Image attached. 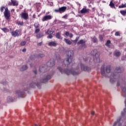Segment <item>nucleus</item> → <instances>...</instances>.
<instances>
[{
	"instance_id": "obj_55",
	"label": "nucleus",
	"mask_w": 126,
	"mask_h": 126,
	"mask_svg": "<svg viewBox=\"0 0 126 126\" xmlns=\"http://www.w3.org/2000/svg\"><path fill=\"white\" fill-rule=\"evenodd\" d=\"M22 52H26V49L24 48L22 50Z\"/></svg>"
},
{
	"instance_id": "obj_15",
	"label": "nucleus",
	"mask_w": 126,
	"mask_h": 126,
	"mask_svg": "<svg viewBox=\"0 0 126 126\" xmlns=\"http://www.w3.org/2000/svg\"><path fill=\"white\" fill-rule=\"evenodd\" d=\"M11 2H9L8 5H13L14 6H17L18 5V2L16 1V0H11Z\"/></svg>"
},
{
	"instance_id": "obj_29",
	"label": "nucleus",
	"mask_w": 126,
	"mask_h": 126,
	"mask_svg": "<svg viewBox=\"0 0 126 126\" xmlns=\"http://www.w3.org/2000/svg\"><path fill=\"white\" fill-rule=\"evenodd\" d=\"M45 33L48 35H52V34L54 33V31H52L51 30H48Z\"/></svg>"
},
{
	"instance_id": "obj_45",
	"label": "nucleus",
	"mask_w": 126,
	"mask_h": 126,
	"mask_svg": "<svg viewBox=\"0 0 126 126\" xmlns=\"http://www.w3.org/2000/svg\"><path fill=\"white\" fill-rule=\"evenodd\" d=\"M40 32V29H36L35 31V33L37 34V33H39Z\"/></svg>"
},
{
	"instance_id": "obj_41",
	"label": "nucleus",
	"mask_w": 126,
	"mask_h": 126,
	"mask_svg": "<svg viewBox=\"0 0 126 126\" xmlns=\"http://www.w3.org/2000/svg\"><path fill=\"white\" fill-rule=\"evenodd\" d=\"M34 26L35 28H38L39 26V23H34Z\"/></svg>"
},
{
	"instance_id": "obj_60",
	"label": "nucleus",
	"mask_w": 126,
	"mask_h": 126,
	"mask_svg": "<svg viewBox=\"0 0 126 126\" xmlns=\"http://www.w3.org/2000/svg\"><path fill=\"white\" fill-rule=\"evenodd\" d=\"M122 60H124V58H122Z\"/></svg>"
},
{
	"instance_id": "obj_28",
	"label": "nucleus",
	"mask_w": 126,
	"mask_h": 126,
	"mask_svg": "<svg viewBox=\"0 0 126 126\" xmlns=\"http://www.w3.org/2000/svg\"><path fill=\"white\" fill-rule=\"evenodd\" d=\"M97 54H98V51L96 49H94V50L92 51V52H91V54L93 56H96V55H97Z\"/></svg>"
},
{
	"instance_id": "obj_21",
	"label": "nucleus",
	"mask_w": 126,
	"mask_h": 126,
	"mask_svg": "<svg viewBox=\"0 0 126 126\" xmlns=\"http://www.w3.org/2000/svg\"><path fill=\"white\" fill-rule=\"evenodd\" d=\"M7 102H13L14 101V98L12 97L11 95H9L7 98Z\"/></svg>"
},
{
	"instance_id": "obj_6",
	"label": "nucleus",
	"mask_w": 126,
	"mask_h": 126,
	"mask_svg": "<svg viewBox=\"0 0 126 126\" xmlns=\"http://www.w3.org/2000/svg\"><path fill=\"white\" fill-rule=\"evenodd\" d=\"M52 77L50 75H45L44 77L40 80V82L41 83H46L48 82V81Z\"/></svg>"
},
{
	"instance_id": "obj_51",
	"label": "nucleus",
	"mask_w": 126,
	"mask_h": 126,
	"mask_svg": "<svg viewBox=\"0 0 126 126\" xmlns=\"http://www.w3.org/2000/svg\"><path fill=\"white\" fill-rule=\"evenodd\" d=\"M63 18H64V19H67V16L65 15L63 17Z\"/></svg>"
},
{
	"instance_id": "obj_17",
	"label": "nucleus",
	"mask_w": 126,
	"mask_h": 126,
	"mask_svg": "<svg viewBox=\"0 0 126 126\" xmlns=\"http://www.w3.org/2000/svg\"><path fill=\"white\" fill-rule=\"evenodd\" d=\"M58 45V43L55 41H51L48 43V46L50 47H56Z\"/></svg>"
},
{
	"instance_id": "obj_35",
	"label": "nucleus",
	"mask_w": 126,
	"mask_h": 126,
	"mask_svg": "<svg viewBox=\"0 0 126 126\" xmlns=\"http://www.w3.org/2000/svg\"><path fill=\"white\" fill-rule=\"evenodd\" d=\"M109 5L111 7H115V4H114V3H113V1H110Z\"/></svg>"
},
{
	"instance_id": "obj_61",
	"label": "nucleus",
	"mask_w": 126,
	"mask_h": 126,
	"mask_svg": "<svg viewBox=\"0 0 126 126\" xmlns=\"http://www.w3.org/2000/svg\"><path fill=\"white\" fill-rule=\"evenodd\" d=\"M4 91H6V90H4Z\"/></svg>"
},
{
	"instance_id": "obj_2",
	"label": "nucleus",
	"mask_w": 126,
	"mask_h": 126,
	"mask_svg": "<svg viewBox=\"0 0 126 126\" xmlns=\"http://www.w3.org/2000/svg\"><path fill=\"white\" fill-rule=\"evenodd\" d=\"M58 69L61 72L62 74H73V75H76L79 73L78 69H79V66L77 67L74 70H68L67 69H64L61 67H58Z\"/></svg>"
},
{
	"instance_id": "obj_52",
	"label": "nucleus",
	"mask_w": 126,
	"mask_h": 126,
	"mask_svg": "<svg viewBox=\"0 0 126 126\" xmlns=\"http://www.w3.org/2000/svg\"><path fill=\"white\" fill-rule=\"evenodd\" d=\"M37 46H42V42H39L37 43Z\"/></svg>"
},
{
	"instance_id": "obj_37",
	"label": "nucleus",
	"mask_w": 126,
	"mask_h": 126,
	"mask_svg": "<svg viewBox=\"0 0 126 126\" xmlns=\"http://www.w3.org/2000/svg\"><path fill=\"white\" fill-rule=\"evenodd\" d=\"M124 7H126V3L122 4V5L119 6V8H124Z\"/></svg>"
},
{
	"instance_id": "obj_34",
	"label": "nucleus",
	"mask_w": 126,
	"mask_h": 126,
	"mask_svg": "<svg viewBox=\"0 0 126 126\" xmlns=\"http://www.w3.org/2000/svg\"><path fill=\"white\" fill-rule=\"evenodd\" d=\"M78 40H79V37H77L75 40H73L74 45H76V43H77V41H78Z\"/></svg>"
},
{
	"instance_id": "obj_20",
	"label": "nucleus",
	"mask_w": 126,
	"mask_h": 126,
	"mask_svg": "<svg viewBox=\"0 0 126 126\" xmlns=\"http://www.w3.org/2000/svg\"><path fill=\"white\" fill-rule=\"evenodd\" d=\"M36 86H38V82L35 81H32L30 85V86L32 88Z\"/></svg>"
},
{
	"instance_id": "obj_32",
	"label": "nucleus",
	"mask_w": 126,
	"mask_h": 126,
	"mask_svg": "<svg viewBox=\"0 0 126 126\" xmlns=\"http://www.w3.org/2000/svg\"><path fill=\"white\" fill-rule=\"evenodd\" d=\"M56 38H57V39H63V37H62L61 33H56Z\"/></svg>"
},
{
	"instance_id": "obj_11",
	"label": "nucleus",
	"mask_w": 126,
	"mask_h": 126,
	"mask_svg": "<svg viewBox=\"0 0 126 126\" xmlns=\"http://www.w3.org/2000/svg\"><path fill=\"white\" fill-rule=\"evenodd\" d=\"M80 65L81 66V69L84 70L85 71H89L91 69L90 67L85 66L83 64L80 63Z\"/></svg>"
},
{
	"instance_id": "obj_16",
	"label": "nucleus",
	"mask_w": 126,
	"mask_h": 126,
	"mask_svg": "<svg viewBox=\"0 0 126 126\" xmlns=\"http://www.w3.org/2000/svg\"><path fill=\"white\" fill-rule=\"evenodd\" d=\"M52 17H53L50 15L45 16L42 18V21H47V20H50L51 18H52Z\"/></svg>"
},
{
	"instance_id": "obj_8",
	"label": "nucleus",
	"mask_w": 126,
	"mask_h": 126,
	"mask_svg": "<svg viewBox=\"0 0 126 126\" xmlns=\"http://www.w3.org/2000/svg\"><path fill=\"white\" fill-rule=\"evenodd\" d=\"M11 34L13 37H18L21 35V31L19 30H16L15 31L12 32Z\"/></svg>"
},
{
	"instance_id": "obj_5",
	"label": "nucleus",
	"mask_w": 126,
	"mask_h": 126,
	"mask_svg": "<svg viewBox=\"0 0 126 126\" xmlns=\"http://www.w3.org/2000/svg\"><path fill=\"white\" fill-rule=\"evenodd\" d=\"M122 90L123 91L122 95L123 96V97H125L126 98V100L125 101L126 108L124 109V111H122L121 113V116H122V117H124L125 115H126V87H122Z\"/></svg>"
},
{
	"instance_id": "obj_12",
	"label": "nucleus",
	"mask_w": 126,
	"mask_h": 126,
	"mask_svg": "<svg viewBox=\"0 0 126 126\" xmlns=\"http://www.w3.org/2000/svg\"><path fill=\"white\" fill-rule=\"evenodd\" d=\"M47 65L49 67H53L55 65V60L54 59L50 60L47 63Z\"/></svg>"
},
{
	"instance_id": "obj_30",
	"label": "nucleus",
	"mask_w": 126,
	"mask_h": 126,
	"mask_svg": "<svg viewBox=\"0 0 126 126\" xmlns=\"http://www.w3.org/2000/svg\"><path fill=\"white\" fill-rule=\"evenodd\" d=\"M16 24H18V25H20L21 26H23L24 23L23 22H20L19 21H17L16 22Z\"/></svg>"
},
{
	"instance_id": "obj_57",
	"label": "nucleus",
	"mask_w": 126,
	"mask_h": 126,
	"mask_svg": "<svg viewBox=\"0 0 126 126\" xmlns=\"http://www.w3.org/2000/svg\"><path fill=\"white\" fill-rule=\"evenodd\" d=\"M32 17L33 18H35L36 16L35 15V14L33 15Z\"/></svg>"
},
{
	"instance_id": "obj_24",
	"label": "nucleus",
	"mask_w": 126,
	"mask_h": 126,
	"mask_svg": "<svg viewBox=\"0 0 126 126\" xmlns=\"http://www.w3.org/2000/svg\"><path fill=\"white\" fill-rule=\"evenodd\" d=\"M27 68H28V66H27V65H24L21 68L20 70H21V71H24V70H26Z\"/></svg>"
},
{
	"instance_id": "obj_44",
	"label": "nucleus",
	"mask_w": 126,
	"mask_h": 126,
	"mask_svg": "<svg viewBox=\"0 0 126 126\" xmlns=\"http://www.w3.org/2000/svg\"><path fill=\"white\" fill-rule=\"evenodd\" d=\"M1 30H2L3 31V32H6V31H7V29H6V28H3L1 29Z\"/></svg>"
},
{
	"instance_id": "obj_31",
	"label": "nucleus",
	"mask_w": 126,
	"mask_h": 126,
	"mask_svg": "<svg viewBox=\"0 0 126 126\" xmlns=\"http://www.w3.org/2000/svg\"><path fill=\"white\" fill-rule=\"evenodd\" d=\"M94 63H100V58H94Z\"/></svg>"
},
{
	"instance_id": "obj_27",
	"label": "nucleus",
	"mask_w": 126,
	"mask_h": 126,
	"mask_svg": "<svg viewBox=\"0 0 126 126\" xmlns=\"http://www.w3.org/2000/svg\"><path fill=\"white\" fill-rule=\"evenodd\" d=\"M64 41L67 45H71V41H70L69 39L64 38Z\"/></svg>"
},
{
	"instance_id": "obj_50",
	"label": "nucleus",
	"mask_w": 126,
	"mask_h": 126,
	"mask_svg": "<svg viewBox=\"0 0 126 126\" xmlns=\"http://www.w3.org/2000/svg\"><path fill=\"white\" fill-rule=\"evenodd\" d=\"M55 12H60V8L59 9H55Z\"/></svg>"
},
{
	"instance_id": "obj_4",
	"label": "nucleus",
	"mask_w": 126,
	"mask_h": 126,
	"mask_svg": "<svg viewBox=\"0 0 126 126\" xmlns=\"http://www.w3.org/2000/svg\"><path fill=\"white\" fill-rule=\"evenodd\" d=\"M101 72L103 76H105L106 72V73H110L111 72V66L108 65L105 68V66L102 65L101 68Z\"/></svg>"
},
{
	"instance_id": "obj_48",
	"label": "nucleus",
	"mask_w": 126,
	"mask_h": 126,
	"mask_svg": "<svg viewBox=\"0 0 126 126\" xmlns=\"http://www.w3.org/2000/svg\"><path fill=\"white\" fill-rule=\"evenodd\" d=\"M115 35H116V36H120V32H116V33H115Z\"/></svg>"
},
{
	"instance_id": "obj_9",
	"label": "nucleus",
	"mask_w": 126,
	"mask_h": 126,
	"mask_svg": "<svg viewBox=\"0 0 126 126\" xmlns=\"http://www.w3.org/2000/svg\"><path fill=\"white\" fill-rule=\"evenodd\" d=\"M16 95L17 97H22L24 95V91H21V90H17L15 91Z\"/></svg>"
},
{
	"instance_id": "obj_1",
	"label": "nucleus",
	"mask_w": 126,
	"mask_h": 126,
	"mask_svg": "<svg viewBox=\"0 0 126 126\" xmlns=\"http://www.w3.org/2000/svg\"><path fill=\"white\" fill-rule=\"evenodd\" d=\"M122 72L123 70L121 69V67H117L115 72L112 74L110 76V82L114 83V82H115V81H117V80H118L117 86H120V85H121V83L122 84H126V80L125 79L120 78V75L119 74V73H121V72Z\"/></svg>"
},
{
	"instance_id": "obj_14",
	"label": "nucleus",
	"mask_w": 126,
	"mask_h": 126,
	"mask_svg": "<svg viewBox=\"0 0 126 126\" xmlns=\"http://www.w3.org/2000/svg\"><path fill=\"white\" fill-rule=\"evenodd\" d=\"M21 18L25 19V20H27L29 18V16L27 13H22L21 14Z\"/></svg>"
},
{
	"instance_id": "obj_43",
	"label": "nucleus",
	"mask_w": 126,
	"mask_h": 126,
	"mask_svg": "<svg viewBox=\"0 0 126 126\" xmlns=\"http://www.w3.org/2000/svg\"><path fill=\"white\" fill-rule=\"evenodd\" d=\"M5 8V7H4V6H2L1 8H0V11L1 12H3V10H4V9Z\"/></svg>"
},
{
	"instance_id": "obj_25",
	"label": "nucleus",
	"mask_w": 126,
	"mask_h": 126,
	"mask_svg": "<svg viewBox=\"0 0 126 126\" xmlns=\"http://www.w3.org/2000/svg\"><path fill=\"white\" fill-rule=\"evenodd\" d=\"M37 59L39 58H44V57H46V55L44 53H39L37 54Z\"/></svg>"
},
{
	"instance_id": "obj_54",
	"label": "nucleus",
	"mask_w": 126,
	"mask_h": 126,
	"mask_svg": "<svg viewBox=\"0 0 126 126\" xmlns=\"http://www.w3.org/2000/svg\"><path fill=\"white\" fill-rule=\"evenodd\" d=\"M72 33H69V37H70V38H72Z\"/></svg>"
},
{
	"instance_id": "obj_39",
	"label": "nucleus",
	"mask_w": 126,
	"mask_h": 126,
	"mask_svg": "<svg viewBox=\"0 0 126 126\" xmlns=\"http://www.w3.org/2000/svg\"><path fill=\"white\" fill-rule=\"evenodd\" d=\"M120 13H121V14H122V15H125L126 14V10L124 11V10H121L120 11Z\"/></svg>"
},
{
	"instance_id": "obj_42",
	"label": "nucleus",
	"mask_w": 126,
	"mask_h": 126,
	"mask_svg": "<svg viewBox=\"0 0 126 126\" xmlns=\"http://www.w3.org/2000/svg\"><path fill=\"white\" fill-rule=\"evenodd\" d=\"M26 44V41H22L21 42V46H25Z\"/></svg>"
},
{
	"instance_id": "obj_49",
	"label": "nucleus",
	"mask_w": 126,
	"mask_h": 126,
	"mask_svg": "<svg viewBox=\"0 0 126 126\" xmlns=\"http://www.w3.org/2000/svg\"><path fill=\"white\" fill-rule=\"evenodd\" d=\"M69 34L70 33L69 32H66V33H65L66 36H69Z\"/></svg>"
},
{
	"instance_id": "obj_59",
	"label": "nucleus",
	"mask_w": 126,
	"mask_h": 126,
	"mask_svg": "<svg viewBox=\"0 0 126 126\" xmlns=\"http://www.w3.org/2000/svg\"><path fill=\"white\" fill-rule=\"evenodd\" d=\"M27 89H26L25 90V91H27Z\"/></svg>"
},
{
	"instance_id": "obj_13",
	"label": "nucleus",
	"mask_w": 126,
	"mask_h": 126,
	"mask_svg": "<svg viewBox=\"0 0 126 126\" xmlns=\"http://www.w3.org/2000/svg\"><path fill=\"white\" fill-rule=\"evenodd\" d=\"M85 42H86L85 40L82 39L77 42V44L81 45L82 48H86V45H85Z\"/></svg>"
},
{
	"instance_id": "obj_40",
	"label": "nucleus",
	"mask_w": 126,
	"mask_h": 126,
	"mask_svg": "<svg viewBox=\"0 0 126 126\" xmlns=\"http://www.w3.org/2000/svg\"><path fill=\"white\" fill-rule=\"evenodd\" d=\"M103 38H104V35H100L99 36V39L100 40V41H102Z\"/></svg>"
},
{
	"instance_id": "obj_56",
	"label": "nucleus",
	"mask_w": 126,
	"mask_h": 126,
	"mask_svg": "<svg viewBox=\"0 0 126 126\" xmlns=\"http://www.w3.org/2000/svg\"><path fill=\"white\" fill-rule=\"evenodd\" d=\"M94 111L92 112L91 114H92V116L94 115Z\"/></svg>"
},
{
	"instance_id": "obj_19",
	"label": "nucleus",
	"mask_w": 126,
	"mask_h": 126,
	"mask_svg": "<svg viewBox=\"0 0 126 126\" xmlns=\"http://www.w3.org/2000/svg\"><path fill=\"white\" fill-rule=\"evenodd\" d=\"M60 13H62L63 12H64L65 10H66V6H63L59 8Z\"/></svg>"
},
{
	"instance_id": "obj_26",
	"label": "nucleus",
	"mask_w": 126,
	"mask_h": 126,
	"mask_svg": "<svg viewBox=\"0 0 126 126\" xmlns=\"http://www.w3.org/2000/svg\"><path fill=\"white\" fill-rule=\"evenodd\" d=\"M39 71H41V72H45V71H46V67L44 66H40Z\"/></svg>"
},
{
	"instance_id": "obj_3",
	"label": "nucleus",
	"mask_w": 126,
	"mask_h": 126,
	"mask_svg": "<svg viewBox=\"0 0 126 126\" xmlns=\"http://www.w3.org/2000/svg\"><path fill=\"white\" fill-rule=\"evenodd\" d=\"M74 55V52H73V50H69L66 52L67 58L63 62L65 66L68 65L69 63H72V61H73Z\"/></svg>"
},
{
	"instance_id": "obj_33",
	"label": "nucleus",
	"mask_w": 126,
	"mask_h": 126,
	"mask_svg": "<svg viewBox=\"0 0 126 126\" xmlns=\"http://www.w3.org/2000/svg\"><path fill=\"white\" fill-rule=\"evenodd\" d=\"M114 55L116 57H119V56H121V52L116 51L114 52Z\"/></svg>"
},
{
	"instance_id": "obj_18",
	"label": "nucleus",
	"mask_w": 126,
	"mask_h": 126,
	"mask_svg": "<svg viewBox=\"0 0 126 126\" xmlns=\"http://www.w3.org/2000/svg\"><path fill=\"white\" fill-rule=\"evenodd\" d=\"M88 12H89V9H87L86 8H83L80 11V13L82 14L88 13Z\"/></svg>"
},
{
	"instance_id": "obj_58",
	"label": "nucleus",
	"mask_w": 126,
	"mask_h": 126,
	"mask_svg": "<svg viewBox=\"0 0 126 126\" xmlns=\"http://www.w3.org/2000/svg\"><path fill=\"white\" fill-rule=\"evenodd\" d=\"M34 126H38L37 125V124H35Z\"/></svg>"
},
{
	"instance_id": "obj_10",
	"label": "nucleus",
	"mask_w": 126,
	"mask_h": 126,
	"mask_svg": "<svg viewBox=\"0 0 126 126\" xmlns=\"http://www.w3.org/2000/svg\"><path fill=\"white\" fill-rule=\"evenodd\" d=\"M121 120H122V116L119 117L117 119V121L114 123L113 126H121L122 123L120 122Z\"/></svg>"
},
{
	"instance_id": "obj_36",
	"label": "nucleus",
	"mask_w": 126,
	"mask_h": 126,
	"mask_svg": "<svg viewBox=\"0 0 126 126\" xmlns=\"http://www.w3.org/2000/svg\"><path fill=\"white\" fill-rule=\"evenodd\" d=\"M92 40H93V42H94V43H97V41H98V40L97 39V38H96V37H95V36H94L93 37Z\"/></svg>"
},
{
	"instance_id": "obj_62",
	"label": "nucleus",
	"mask_w": 126,
	"mask_h": 126,
	"mask_svg": "<svg viewBox=\"0 0 126 126\" xmlns=\"http://www.w3.org/2000/svg\"><path fill=\"white\" fill-rule=\"evenodd\" d=\"M125 126H126V125H125Z\"/></svg>"
},
{
	"instance_id": "obj_47",
	"label": "nucleus",
	"mask_w": 126,
	"mask_h": 126,
	"mask_svg": "<svg viewBox=\"0 0 126 126\" xmlns=\"http://www.w3.org/2000/svg\"><path fill=\"white\" fill-rule=\"evenodd\" d=\"M90 58H86L84 59V61H85V62H88V60H90Z\"/></svg>"
},
{
	"instance_id": "obj_38",
	"label": "nucleus",
	"mask_w": 126,
	"mask_h": 126,
	"mask_svg": "<svg viewBox=\"0 0 126 126\" xmlns=\"http://www.w3.org/2000/svg\"><path fill=\"white\" fill-rule=\"evenodd\" d=\"M110 44H111V41L107 40L105 45L107 47H110Z\"/></svg>"
},
{
	"instance_id": "obj_23",
	"label": "nucleus",
	"mask_w": 126,
	"mask_h": 126,
	"mask_svg": "<svg viewBox=\"0 0 126 126\" xmlns=\"http://www.w3.org/2000/svg\"><path fill=\"white\" fill-rule=\"evenodd\" d=\"M43 37H44V33L42 32H40L36 35V38L37 39H40V38H42Z\"/></svg>"
},
{
	"instance_id": "obj_22",
	"label": "nucleus",
	"mask_w": 126,
	"mask_h": 126,
	"mask_svg": "<svg viewBox=\"0 0 126 126\" xmlns=\"http://www.w3.org/2000/svg\"><path fill=\"white\" fill-rule=\"evenodd\" d=\"M37 54H33L32 55H31L30 57V60H32V61L35 60V59H38V58H37Z\"/></svg>"
},
{
	"instance_id": "obj_53",
	"label": "nucleus",
	"mask_w": 126,
	"mask_h": 126,
	"mask_svg": "<svg viewBox=\"0 0 126 126\" xmlns=\"http://www.w3.org/2000/svg\"><path fill=\"white\" fill-rule=\"evenodd\" d=\"M33 72L35 74H37V70L35 69L34 70H33Z\"/></svg>"
},
{
	"instance_id": "obj_46",
	"label": "nucleus",
	"mask_w": 126,
	"mask_h": 126,
	"mask_svg": "<svg viewBox=\"0 0 126 126\" xmlns=\"http://www.w3.org/2000/svg\"><path fill=\"white\" fill-rule=\"evenodd\" d=\"M53 38V35L50 34L47 36V39H52Z\"/></svg>"
},
{
	"instance_id": "obj_7",
	"label": "nucleus",
	"mask_w": 126,
	"mask_h": 126,
	"mask_svg": "<svg viewBox=\"0 0 126 126\" xmlns=\"http://www.w3.org/2000/svg\"><path fill=\"white\" fill-rule=\"evenodd\" d=\"M3 13L5 19H6V20H8V19H9V17H10V13H9V10H8V8L7 7L5 8Z\"/></svg>"
}]
</instances>
